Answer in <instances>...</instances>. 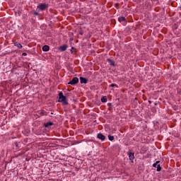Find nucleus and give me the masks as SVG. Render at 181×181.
Listing matches in <instances>:
<instances>
[{
	"mask_svg": "<svg viewBox=\"0 0 181 181\" xmlns=\"http://www.w3.org/2000/svg\"><path fill=\"white\" fill-rule=\"evenodd\" d=\"M148 103H149V104H152V101L148 100Z\"/></svg>",
	"mask_w": 181,
	"mask_h": 181,
	"instance_id": "412c9836",
	"label": "nucleus"
},
{
	"mask_svg": "<svg viewBox=\"0 0 181 181\" xmlns=\"http://www.w3.org/2000/svg\"><path fill=\"white\" fill-rule=\"evenodd\" d=\"M54 125V123L52 122H48L47 123H44L43 127H45V128H49V127H52Z\"/></svg>",
	"mask_w": 181,
	"mask_h": 181,
	"instance_id": "1a4fd4ad",
	"label": "nucleus"
},
{
	"mask_svg": "<svg viewBox=\"0 0 181 181\" xmlns=\"http://www.w3.org/2000/svg\"><path fill=\"white\" fill-rule=\"evenodd\" d=\"M128 156H129V160H132V162H134V159H135V153H132V152H129L127 153Z\"/></svg>",
	"mask_w": 181,
	"mask_h": 181,
	"instance_id": "423d86ee",
	"label": "nucleus"
},
{
	"mask_svg": "<svg viewBox=\"0 0 181 181\" xmlns=\"http://www.w3.org/2000/svg\"><path fill=\"white\" fill-rule=\"evenodd\" d=\"M108 105H111V103H108Z\"/></svg>",
	"mask_w": 181,
	"mask_h": 181,
	"instance_id": "a878e982",
	"label": "nucleus"
},
{
	"mask_svg": "<svg viewBox=\"0 0 181 181\" xmlns=\"http://www.w3.org/2000/svg\"><path fill=\"white\" fill-rule=\"evenodd\" d=\"M81 84H87L88 83V79L84 77H80Z\"/></svg>",
	"mask_w": 181,
	"mask_h": 181,
	"instance_id": "0eeeda50",
	"label": "nucleus"
},
{
	"mask_svg": "<svg viewBox=\"0 0 181 181\" xmlns=\"http://www.w3.org/2000/svg\"><path fill=\"white\" fill-rule=\"evenodd\" d=\"M74 48L72 47H71V50H74Z\"/></svg>",
	"mask_w": 181,
	"mask_h": 181,
	"instance_id": "5701e85b",
	"label": "nucleus"
},
{
	"mask_svg": "<svg viewBox=\"0 0 181 181\" xmlns=\"http://www.w3.org/2000/svg\"><path fill=\"white\" fill-rule=\"evenodd\" d=\"M37 8H38L40 11H46L47 8H49V5L46 4H40L37 6Z\"/></svg>",
	"mask_w": 181,
	"mask_h": 181,
	"instance_id": "f03ea898",
	"label": "nucleus"
},
{
	"mask_svg": "<svg viewBox=\"0 0 181 181\" xmlns=\"http://www.w3.org/2000/svg\"><path fill=\"white\" fill-rule=\"evenodd\" d=\"M78 83V78L74 77L71 81L68 83V84H71V86H74Z\"/></svg>",
	"mask_w": 181,
	"mask_h": 181,
	"instance_id": "7ed1b4c3",
	"label": "nucleus"
},
{
	"mask_svg": "<svg viewBox=\"0 0 181 181\" xmlns=\"http://www.w3.org/2000/svg\"><path fill=\"white\" fill-rule=\"evenodd\" d=\"M118 21L120 23H123V22H124V23H127V18L124 16H121L118 18Z\"/></svg>",
	"mask_w": 181,
	"mask_h": 181,
	"instance_id": "6e6552de",
	"label": "nucleus"
},
{
	"mask_svg": "<svg viewBox=\"0 0 181 181\" xmlns=\"http://www.w3.org/2000/svg\"><path fill=\"white\" fill-rule=\"evenodd\" d=\"M108 139H109V141H114L115 137H114V136H111L110 134H109Z\"/></svg>",
	"mask_w": 181,
	"mask_h": 181,
	"instance_id": "2eb2a0df",
	"label": "nucleus"
},
{
	"mask_svg": "<svg viewBox=\"0 0 181 181\" xmlns=\"http://www.w3.org/2000/svg\"><path fill=\"white\" fill-rule=\"evenodd\" d=\"M110 87H116V88H118V85L115 84V83H112L110 85Z\"/></svg>",
	"mask_w": 181,
	"mask_h": 181,
	"instance_id": "a211bd4d",
	"label": "nucleus"
},
{
	"mask_svg": "<svg viewBox=\"0 0 181 181\" xmlns=\"http://www.w3.org/2000/svg\"><path fill=\"white\" fill-rule=\"evenodd\" d=\"M108 105H111V103H108Z\"/></svg>",
	"mask_w": 181,
	"mask_h": 181,
	"instance_id": "bb28decb",
	"label": "nucleus"
},
{
	"mask_svg": "<svg viewBox=\"0 0 181 181\" xmlns=\"http://www.w3.org/2000/svg\"><path fill=\"white\" fill-rule=\"evenodd\" d=\"M38 114L40 115H41V117H42V115H45V110H38Z\"/></svg>",
	"mask_w": 181,
	"mask_h": 181,
	"instance_id": "4468645a",
	"label": "nucleus"
},
{
	"mask_svg": "<svg viewBox=\"0 0 181 181\" xmlns=\"http://www.w3.org/2000/svg\"><path fill=\"white\" fill-rule=\"evenodd\" d=\"M33 13H34V15H35V16H37L39 15V13L36 11H34Z\"/></svg>",
	"mask_w": 181,
	"mask_h": 181,
	"instance_id": "6ab92c4d",
	"label": "nucleus"
},
{
	"mask_svg": "<svg viewBox=\"0 0 181 181\" xmlns=\"http://www.w3.org/2000/svg\"><path fill=\"white\" fill-rule=\"evenodd\" d=\"M22 56H28V54L27 53H25V52H23V54H22Z\"/></svg>",
	"mask_w": 181,
	"mask_h": 181,
	"instance_id": "aec40b11",
	"label": "nucleus"
},
{
	"mask_svg": "<svg viewBox=\"0 0 181 181\" xmlns=\"http://www.w3.org/2000/svg\"><path fill=\"white\" fill-rule=\"evenodd\" d=\"M49 50H50V47H49V45H44L42 47L43 52H49Z\"/></svg>",
	"mask_w": 181,
	"mask_h": 181,
	"instance_id": "9d476101",
	"label": "nucleus"
},
{
	"mask_svg": "<svg viewBox=\"0 0 181 181\" xmlns=\"http://www.w3.org/2000/svg\"><path fill=\"white\" fill-rule=\"evenodd\" d=\"M80 35H83V33L81 32V33H80Z\"/></svg>",
	"mask_w": 181,
	"mask_h": 181,
	"instance_id": "b1692460",
	"label": "nucleus"
},
{
	"mask_svg": "<svg viewBox=\"0 0 181 181\" xmlns=\"http://www.w3.org/2000/svg\"><path fill=\"white\" fill-rule=\"evenodd\" d=\"M71 53H73V50L72 49H71Z\"/></svg>",
	"mask_w": 181,
	"mask_h": 181,
	"instance_id": "393cba45",
	"label": "nucleus"
},
{
	"mask_svg": "<svg viewBox=\"0 0 181 181\" xmlns=\"http://www.w3.org/2000/svg\"><path fill=\"white\" fill-rule=\"evenodd\" d=\"M154 105H158V103H154Z\"/></svg>",
	"mask_w": 181,
	"mask_h": 181,
	"instance_id": "4be33fe9",
	"label": "nucleus"
},
{
	"mask_svg": "<svg viewBox=\"0 0 181 181\" xmlns=\"http://www.w3.org/2000/svg\"><path fill=\"white\" fill-rule=\"evenodd\" d=\"M101 102L102 103H107V96H103L101 98Z\"/></svg>",
	"mask_w": 181,
	"mask_h": 181,
	"instance_id": "ddd939ff",
	"label": "nucleus"
},
{
	"mask_svg": "<svg viewBox=\"0 0 181 181\" xmlns=\"http://www.w3.org/2000/svg\"><path fill=\"white\" fill-rule=\"evenodd\" d=\"M160 161H156L155 163L153 164V168H156V166H158V163H160Z\"/></svg>",
	"mask_w": 181,
	"mask_h": 181,
	"instance_id": "f3484780",
	"label": "nucleus"
},
{
	"mask_svg": "<svg viewBox=\"0 0 181 181\" xmlns=\"http://www.w3.org/2000/svg\"><path fill=\"white\" fill-rule=\"evenodd\" d=\"M107 63H110V66H115V62H114L112 59L109 58L107 59Z\"/></svg>",
	"mask_w": 181,
	"mask_h": 181,
	"instance_id": "9b49d317",
	"label": "nucleus"
},
{
	"mask_svg": "<svg viewBox=\"0 0 181 181\" xmlns=\"http://www.w3.org/2000/svg\"><path fill=\"white\" fill-rule=\"evenodd\" d=\"M67 45H64L59 47L58 50H59V52H66L67 50Z\"/></svg>",
	"mask_w": 181,
	"mask_h": 181,
	"instance_id": "20e7f679",
	"label": "nucleus"
},
{
	"mask_svg": "<svg viewBox=\"0 0 181 181\" xmlns=\"http://www.w3.org/2000/svg\"><path fill=\"white\" fill-rule=\"evenodd\" d=\"M162 170V167H160V165H157V172H160Z\"/></svg>",
	"mask_w": 181,
	"mask_h": 181,
	"instance_id": "dca6fc26",
	"label": "nucleus"
},
{
	"mask_svg": "<svg viewBox=\"0 0 181 181\" xmlns=\"http://www.w3.org/2000/svg\"><path fill=\"white\" fill-rule=\"evenodd\" d=\"M98 139H100V141H105V136L102 133H98L97 134Z\"/></svg>",
	"mask_w": 181,
	"mask_h": 181,
	"instance_id": "39448f33",
	"label": "nucleus"
},
{
	"mask_svg": "<svg viewBox=\"0 0 181 181\" xmlns=\"http://www.w3.org/2000/svg\"><path fill=\"white\" fill-rule=\"evenodd\" d=\"M14 46H16V47H18V49H22L23 47V46H22L21 43H19L18 42L14 43Z\"/></svg>",
	"mask_w": 181,
	"mask_h": 181,
	"instance_id": "f8f14e48",
	"label": "nucleus"
},
{
	"mask_svg": "<svg viewBox=\"0 0 181 181\" xmlns=\"http://www.w3.org/2000/svg\"><path fill=\"white\" fill-rule=\"evenodd\" d=\"M58 103H61L62 105H69V101H67V98L63 95V92L59 93Z\"/></svg>",
	"mask_w": 181,
	"mask_h": 181,
	"instance_id": "f257e3e1",
	"label": "nucleus"
}]
</instances>
